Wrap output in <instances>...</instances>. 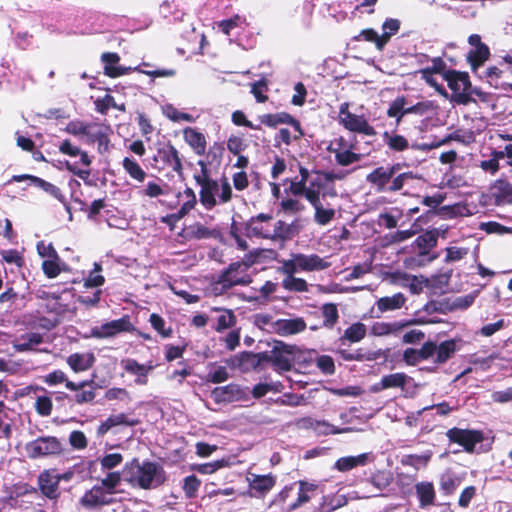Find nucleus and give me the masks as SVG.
<instances>
[{
	"instance_id": "f257e3e1",
	"label": "nucleus",
	"mask_w": 512,
	"mask_h": 512,
	"mask_svg": "<svg viewBox=\"0 0 512 512\" xmlns=\"http://www.w3.org/2000/svg\"><path fill=\"white\" fill-rule=\"evenodd\" d=\"M122 474L126 482L143 490L160 487L167 480L166 472L161 465L149 460L140 463L138 458L125 463Z\"/></svg>"
},
{
	"instance_id": "f03ea898",
	"label": "nucleus",
	"mask_w": 512,
	"mask_h": 512,
	"mask_svg": "<svg viewBox=\"0 0 512 512\" xmlns=\"http://www.w3.org/2000/svg\"><path fill=\"white\" fill-rule=\"evenodd\" d=\"M318 487V484L306 480L287 484L273 496L269 506L279 512H294L310 502Z\"/></svg>"
},
{
	"instance_id": "7ed1b4c3",
	"label": "nucleus",
	"mask_w": 512,
	"mask_h": 512,
	"mask_svg": "<svg viewBox=\"0 0 512 512\" xmlns=\"http://www.w3.org/2000/svg\"><path fill=\"white\" fill-rule=\"evenodd\" d=\"M400 169L399 163L376 167L367 174L366 181L379 193L398 192L408 180L415 178L411 171L397 174Z\"/></svg>"
},
{
	"instance_id": "20e7f679",
	"label": "nucleus",
	"mask_w": 512,
	"mask_h": 512,
	"mask_svg": "<svg viewBox=\"0 0 512 512\" xmlns=\"http://www.w3.org/2000/svg\"><path fill=\"white\" fill-rule=\"evenodd\" d=\"M273 348L268 352V363L271 364L274 371L278 373L289 372L293 369L294 364H309L313 360L311 352L306 353L296 345L286 344L281 340H274Z\"/></svg>"
},
{
	"instance_id": "39448f33",
	"label": "nucleus",
	"mask_w": 512,
	"mask_h": 512,
	"mask_svg": "<svg viewBox=\"0 0 512 512\" xmlns=\"http://www.w3.org/2000/svg\"><path fill=\"white\" fill-rule=\"evenodd\" d=\"M254 264V259L251 256L246 257L241 261L230 263L218 275L217 284H220L224 289H230L234 286H247L252 283V277L247 273L248 269Z\"/></svg>"
},
{
	"instance_id": "423d86ee",
	"label": "nucleus",
	"mask_w": 512,
	"mask_h": 512,
	"mask_svg": "<svg viewBox=\"0 0 512 512\" xmlns=\"http://www.w3.org/2000/svg\"><path fill=\"white\" fill-rule=\"evenodd\" d=\"M64 451L61 440L51 435L39 436L25 444L26 455L32 460L59 457Z\"/></svg>"
},
{
	"instance_id": "0eeeda50",
	"label": "nucleus",
	"mask_w": 512,
	"mask_h": 512,
	"mask_svg": "<svg viewBox=\"0 0 512 512\" xmlns=\"http://www.w3.org/2000/svg\"><path fill=\"white\" fill-rule=\"evenodd\" d=\"M101 61L104 63V74L110 78H117L126 75L132 70L153 78L172 77L175 75V70L173 69L143 70L140 67L131 68L116 66L120 61V56L116 52L102 53Z\"/></svg>"
},
{
	"instance_id": "6e6552de",
	"label": "nucleus",
	"mask_w": 512,
	"mask_h": 512,
	"mask_svg": "<svg viewBox=\"0 0 512 512\" xmlns=\"http://www.w3.org/2000/svg\"><path fill=\"white\" fill-rule=\"evenodd\" d=\"M152 166L158 171L170 169L178 176L183 175L182 157L171 142L157 148L156 153L152 157Z\"/></svg>"
},
{
	"instance_id": "1a4fd4ad",
	"label": "nucleus",
	"mask_w": 512,
	"mask_h": 512,
	"mask_svg": "<svg viewBox=\"0 0 512 512\" xmlns=\"http://www.w3.org/2000/svg\"><path fill=\"white\" fill-rule=\"evenodd\" d=\"M444 80L453 92L452 99L459 105H468L475 102L473 97L469 96L467 89H470V77L467 72L448 69L444 74Z\"/></svg>"
},
{
	"instance_id": "9d476101",
	"label": "nucleus",
	"mask_w": 512,
	"mask_h": 512,
	"mask_svg": "<svg viewBox=\"0 0 512 512\" xmlns=\"http://www.w3.org/2000/svg\"><path fill=\"white\" fill-rule=\"evenodd\" d=\"M383 139H384L385 144L391 151L403 152V151L407 150L408 148H411L413 150L430 151V150L440 147L441 145L448 143L451 139H458V137L449 135L448 137H446L442 140H439V141H433L430 143L414 142L410 145L408 140L404 136H402L400 134H391L388 131H385L383 133Z\"/></svg>"
},
{
	"instance_id": "9b49d317",
	"label": "nucleus",
	"mask_w": 512,
	"mask_h": 512,
	"mask_svg": "<svg viewBox=\"0 0 512 512\" xmlns=\"http://www.w3.org/2000/svg\"><path fill=\"white\" fill-rule=\"evenodd\" d=\"M59 151L62 154L68 155L70 157L80 156L79 163L87 167V169H80L77 166L78 162L70 163L69 161H66V169L73 173L74 175H76L77 177H79L80 179H82L83 181H85L86 184L91 185V182L88 181V178L91 173L89 167L92 163V160L87 154V152L82 151L78 146L73 145L71 141L68 139L61 142V144L59 145Z\"/></svg>"
},
{
	"instance_id": "f8f14e48",
	"label": "nucleus",
	"mask_w": 512,
	"mask_h": 512,
	"mask_svg": "<svg viewBox=\"0 0 512 512\" xmlns=\"http://www.w3.org/2000/svg\"><path fill=\"white\" fill-rule=\"evenodd\" d=\"M339 123L343 127L354 133L366 136H375V128L369 124L364 115H357L349 111L348 103H342L339 108Z\"/></svg>"
},
{
	"instance_id": "ddd939ff",
	"label": "nucleus",
	"mask_w": 512,
	"mask_h": 512,
	"mask_svg": "<svg viewBox=\"0 0 512 512\" xmlns=\"http://www.w3.org/2000/svg\"><path fill=\"white\" fill-rule=\"evenodd\" d=\"M445 435L451 443L460 445L467 453H473L476 445L482 443L485 439L482 430L458 427L448 429Z\"/></svg>"
},
{
	"instance_id": "4468645a",
	"label": "nucleus",
	"mask_w": 512,
	"mask_h": 512,
	"mask_svg": "<svg viewBox=\"0 0 512 512\" xmlns=\"http://www.w3.org/2000/svg\"><path fill=\"white\" fill-rule=\"evenodd\" d=\"M246 479L248 483L249 496L258 499L265 498L273 490L277 483V476L273 473H248Z\"/></svg>"
},
{
	"instance_id": "2eb2a0df",
	"label": "nucleus",
	"mask_w": 512,
	"mask_h": 512,
	"mask_svg": "<svg viewBox=\"0 0 512 512\" xmlns=\"http://www.w3.org/2000/svg\"><path fill=\"white\" fill-rule=\"evenodd\" d=\"M134 325L131 323L130 317L124 315L123 317L106 322L101 326H96L91 329V336L97 339H105L114 337L123 332H133Z\"/></svg>"
},
{
	"instance_id": "dca6fc26",
	"label": "nucleus",
	"mask_w": 512,
	"mask_h": 512,
	"mask_svg": "<svg viewBox=\"0 0 512 512\" xmlns=\"http://www.w3.org/2000/svg\"><path fill=\"white\" fill-rule=\"evenodd\" d=\"M66 388L75 392L73 400L78 405L91 404L96 397V390L99 388L94 380L85 379L80 382L67 381Z\"/></svg>"
},
{
	"instance_id": "f3484780",
	"label": "nucleus",
	"mask_w": 512,
	"mask_h": 512,
	"mask_svg": "<svg viewBox=\"0 0 512 512\" xmlns=\"http://www.w3.org/2000/svg\"><path fill=\"white\" fill-rule=\"evenodd\" d=\"M264 363H268V351L254 353L242 351L235 355L232 365L242 370L259 371Z\"/></svg>"
},
{
	"instance_id": "a211bd4d",
	"label": "nucleus",
	"mask_w": 512,
	"mask_h": 512,
	"mask_svg": "<svg viewBox=\"0 0 512 512\" xmlns=\"http://www.w3.org/2000/svg\"><path fill=\"white\" fill-rule=\"evenodd\" d=\"M211 397L215 403H231L246 399L247 391L238 384L230 383L214 388Z\"/></svg>"
},
{
	"instance_id": "6ab92c4d",
	"label": "nucleus",
	"mask_w": 512,
	"mask_h": 512,
	"mask_svg": "<svg viewBox=\"0 0 512 512\" xmlns=\"http://www.w3.org/2000/svg\"><path fill=\"white\" fill-rule=\"evenodd\" d=\"M55 471V469H45L37 477L40 492L50 500H57L60 497L59 483Z\"/></svg>"
},
{
	"instance_id": "aec40b11",
	"label": "nucleus",
	"mask_w": 512,
	"mask_h": 512,
	"mask_svg": "<svg viewBox=\"0 0 512 512\" xmlns=\"http://www.w3.org/2000/svg\"><path fill=\"white\" fill-rule=\"evenodd\" d=\"M306 328V322L302 317L278 319L271 323V332L283 337L299 334Z\"/></svg>"
},
{
	"instance_id": "412c9836",
	"label": "nucleus",
	"mask_w": 512,
	"mask_h": 512,
	"mask_svg": "<svg viewBox=\"0 0 512 512\" xmlns=\"http://www.w3.org/2000/svg\"><path fill=\"white\" fill-rule=\"evenodd\" d=\"M112 494L101 485H94L81 498V504L87 508H96L113 503Z\"/></svg>"
},
{
	"instance_id": "4be33fe9",
	"label": "nucleus",
	"mask_w": 512,
	"mask_h": 512,
	"mask_svg": "<svg viewBox=\"0 0 512 512\" xmlns=\"http://www.w3.org/2000/svg\"><path fill=\"white\" fill-rule=\"evenodd\" d=\"M491 196L498 206L512 204V183L507 179H497L490 187Z\"/></svg>"
},
{
	"instance_id": "5701e85b",
	"label": "nucleus",
	"mask_w": 512,
	"mask_h": 512,
	"mask_svg": "<svg viewBox=\"0 0 512 512\" xmlns=\"http://www.w3.org/2000/svg\"><path fill=\"white\" fill-rule=\"evenodd\" d=\"M140 424V420L137 418H129L125 413L110 415L105 421H103L97 429L99 436H104L110 429L115 426L125 425L134 427Z\"/></svg>"
},
{
	"instance_id": "b1692460",
	"label": "nucleus",
	"mask_w": 512,
	"mask_h": 512,
	"mask_svg": "<svg viewBox=\"0 0 512 512\" xmlns=\"http://www.w3.org/2000/svg\"><path fill=\"white\" fill-rule=\"evenodd\" d=\"M297 254V263L300 267V271L312 272L321 271L330 267V262L320 257L318 254L306 255L303 253Z\"/></svg>"
},
{
	"instance_id": "393cba45",
	"label": "nucleus",
	"mask_w": 512,
	"mask_h": 512,
	"mask_svg": "<svg viewBox=\"0 0 512 512\" xmlns=\"http://www.w3.org/2000/svg\"><path fill=\"white\" fill-rule=\"evenodd\" d=\"M96 358L92 352L72 353L66 358V363L74 373L85 372L93 367Z\"/></svg>"
},
{
	"instance_id": "a878e982",
	"label": "nucleus",
	"mask_w": 512,
	"mask_h": 512,
	"mask_svg": "<svg viewBox=\"0 0 512 512\" xmlns=\"http://www.w3.org/2000/svg\"><path fill=\"white\" fill-rule=\"evenodd\" d=\"M183 137L196 155L201 156L205 154L207 141L202 132L193 127H186L183 130Z\"/></svg>"
},
{
	"instance_id": "bb28decb",
	"label": "nucleus",
	"mask_w": 512,
	"mask_h": 512,
	"mask_svg": "<svg viewBox=\"0 0 512 512\" xmlns=\"http://www.w3.org/2000/svg\"><path fill=\"white\" fill-rule=\"evenodd\" d=\"M439 230L434 228L421 233L414 241V246L418 250V254L426 256L437 246Z\"/></svg>"
},
{
	"instance_id": "cd10ccee",
	"label": "nucleus",
	"mask_w": 512,
	"mask_h": 512,
	"mask_svg": "<svg viewBox=\"0 0 512 512\" xmlns=\"http://www.w3.org/2000/svg\"><path fill=\"white\" fill-rule=\"evenodd\" d=\"M273 219L272 214L268 213H259L256 216L251 217L245 223V232L248 237H257L268 239L270 237L269 233H265L263 227L258 225V222H268Z\"/></svg>"
},
{
	"instance_id": "c85d7f7f",
	"label": "nucleus",
	"mask_w": 512,
	"mask_h": 512,
	"mask_svg": "<svg viewBox=\"0 0 512 512\" xmlns=\"http://www.w3.org/2000/svg\"><path fill=\"white\" fill-rule=\"evenodd\" d=\"M199 201L206 210H212L218 201L215 194L219 190V183L217 180L200 184Z\"/></svg>"
},
{
	"instance_id": "c756f323",
	"label": "nucleus",
	"mask_w": 512,
	"mask_h": 512,
	"mask_svg": "<svg viewBox=\"0 0 512 512\" xmlns=\"http://www.w3.org/2000/svg\"><path fill=\"white\" fill-rule=\"evenodd\" d=\"M308 202L315 209L314 213V221L319 225H327L330 223L335 217V210L332 208L326 209L322 206L320 202V198L318 195H314L313 193H309Z\"/></svg>"
},
{
	"instance_id": "7c9ffc66",
	"label": "nucleus",
	"mask_w": 512,
	"mask_h": 512,
	"mask_svg": "<svg viewBox=\"0 0 512 512\" xmlns=\"http://www.w3.org/2000/svg\"><path fill=\"white\" fill-rule=\"evenodd\" d=\"M86 137L89 143L96 142L98 144V151L100 153H105L109 150L110 140L106 130L101 125L93 123Z\"/></svg>"
},
{
	"instance_id": "2f4dec72",
	"label": "nucleus",
	"mask_w": 512,
	"mask_h": 512,
	"mask_svg": "<svg viewBox=\"0 0 512 512\" xmlns=\"http://www.w3.org/2000/svg\"><path fill=\"white\" fill-rule=\"evenodd\" d=\"M490 49L488 46H480L471 49L466 56V60L470 65L472 73L476 74L478 69L490 58Z\"/></svg>"
},
{
	"instance_id": "473e14b6",
	"label": "nucleus",
	"mask_w": 512,
	"mask_h": 512,
	"mask_svg": "<svg viewBox=\"0 0 512 512\" xmlns=\"http://www.w3.org/2000/svg\"><path fill=\"white\" fill-rule=\"evenodd\" d=\"M368 460L369 453H362L357 456L341 457L335 462L334 467L340 472H347L355 467L364 466Z\"/></svg>"
},
{
	"instance_id": "72a5a7b5",
	"label": "nucleus",
	"mask_w": 512,
	"mask_h": 512,
	"mask_svg": "<svg viewBox=\"0 0 512 512\" xmlns=\"http://www.w3.org/2000/svg\"><path fill=\"white\" fill-rule=\"evenodd\" d=\"M313 173L316 174V177L311 179L307 185L308 189H312L314 192H316L319 198L321 190L325 189L326 182H333L336 179H341V176L335 174L332 171L325 172L316 170L313 171Z\"/></svg>"
},
{
	"instance_id": "f704fd0d",
	"label": "nucleus",
	"mask_w": 512,
	"mask_h": 512,
	"mask_svg": "<svg viewBox=\"0 0 512 512\" xmlns=\"http://www.w3.org/2000/svg\"><path fill=\"white\" fill-rule=\"evenodd\" d=\"M366 325L362 322H355L345 329L339 341L344 344L346 341L350 343H357L363 340L366 336Z\"/></svg>"
},
{
	"instance_id": "c9c22d12",
	"label": "nucleus",
	"mask_w": 512,
	"mask_h": 512,
	"mask_svg": "<svg viewBox=\"0 0 512 512\" xmlns=\"http://www.w3.org/2000/svg\"><path fill=\"white\" fill-rule=\"evenodd\" d=\"M457 350V341L455 339H449L441 342L439 345H437L434 363L438 365L446 363L453 357Z\"/></svg>"
},
{
	"instance_id": "e433bc0d",
	"label": "nucleus",
	"mask_w": 512,
	"mask_h": 512,
	"mask_svg": "<svg viewBox=\"0 0 512 512\" xmlns=\"http://www.w3.org/2000/svg\"><path fill=\"white\" fill-rule=\"evenodd\" d=\"M414 321L399 322L395 321L392 323L388 322H375L371 326V334L374 336H385L394 333L406 326L413 324Z\"/></svg>"
},
{
	"instance_id": "4c0bfd02",
	"label": "nucleus",
	"mask_w": 512,
	"mask_h": 512,
	"mask_svg": "<svg viewBox=\"0 0 512 512\" xmlns=\"http://www.w3.org/2000/svg\"><path fill=\"white\" fill-rule=\"evenodd\" d=\"M406 302V297L403 293H396L392 296L381 297L377 300V308L381 313L400 309Z\"/></svg>"
},
{
	"instance_id": "58836bf2",
	"label": "nucleus",
	"mask_w": 512,
	"mask_h": 512,
	"mask_svg": "<svg viewBox=\"0 0 512 512\" xmlns=\"http://www.w3.org/2000/svg\"><path fill=\"white\" fill-rule=\"evenodd\" d=\"M416 494L419 499L420 507H427L434 504L435 490L433 483L420 482L415 485Z\"/></svg>"
},
{
	"instance_id": "ea45409f",
	"label": "nucleus",
	"mask_w": 512,
	"mask_h": 512,
	"mask_svg": "<svg viewBox=\"0 0 512 512\" xmlns=\"http://www.w3.org/2000/svg\"><path fill=\"white\" fill-rule=\"evenodd\" d=\"M41 343H43V336L39 333L31 332L21 335L14 344V348L17 352H27Z\"/></svg>"
},
{
	"instance_id": "a19ab883",
	"label": "nucleus",
	"mask_w": 512,
	"mask_h": 512,
	"mask_svg": "<svg viewBox=\"0 0 512 512\" xmlns=\"http://www.w3.org/2000/svg\"><path fill=\"white\" fill-rule=\"evenodd\" d=\"M122 166L129 177L139 183H143L147 177L145 170L134 158L125 157L122 161Z\"/></svg>"
},
{
	"instance_id": "79ce46f5",
	"label": "nucleus",
	"mask_w": 512,
	"mask_h": 512,
	"mask_svg": "<svg viewBox=\"0 0 512 512\" xmlns=\"http://www.w3.org/2000/svg\"><path fill=\"white\" fill-rule=\"evenodd\" d=\"M352 40H365L374 43L376 48L381 51L387 44V35H379L373 28H367L363 29L357 36H354Z\"/></svg>"
},
{
	"instance_id": "37998d69",
	"label": "nucleus",
	"mask_w": 512,
	"mask_h": 512,
	"mask_svg": "<svg viewBox=\"0 0 512 512\" xmlns=\"http://www.w3.org/2000/svg\"><path fill=\"white\" fill-rule=\"evenodd\" d=\"M220 232L217 229H209L201 223L191 225L187 230L188 239L201 240L217 238Z\"/></svg>"
},
{
	"instance_id": "c03bdc74",
	"label": "nucleus",
	"mask_w": 512,
	"mask_h": 512,
	"mask_svg": "<svg viewBox=\"0 0 512 512\" xmlns=\"http://www.w3.org/2000/svg\"><path fill=\"white\" fill-rule=\"evenodd\" d=\"M167 189H169V185L158 178L157 181H149L145 187L139 191V194L149 198H157L167 195Z\"/></svg>"
},
{
	"instance_id": "a18cd8bd",
	"label": "nucleus",
	"mask_w": 512,
	"mask_h": 512,
	"mask_svg": "<svg viewBox=\"0 0 512 512\" xmlns=\"http://www.w3.org/2000/svg\"><path fill=\"white\" fill-rule=\"evenodd\" d=\"M212 310L222 312L216 320V325L214 326L215 331L222 332L236 324V316L232 310L219 307H213Z\"/></svg>"
},
{
	"instance_id": "49530a36",
	"label": "nucleus",
	"mask_w": 512,
	"mask_h": 512,
	"mask_svg": "<svg viewBox=\"0 0 512 512\" xmlns=\"http://www.w3.org/2000/svg\"><path fill=\"white\" fill-rule=\"evenodd\" d=\"M124 370L136 376H148V373L154 369V365L150 361L148 365L138 363L137 360L128 358L122 361Z\"/></svg>"
},
{
	"instance_id": "de8ad7c7",
	"label": "nucleus",
	"mask_w": 512,
	"mask_h": 512,
	"mask_svg": "<svg viewBox=\"0 0 512 512\" xmlns=\"http://www.w3.org/2000/svg\"><path fill=\"white\" fill-rule=\"evenodd\" d=\"M323 316L322 326L328 329H332L339 320V312L337 305L334 303H325L321 307Z\"/></svg>"
},
{
	"instance_id": "09e8293b",
	"label": "nucleus",
	"mask_w": 512,
	"mask_h": 512,
	"mask_svg": "<svg viewBox=\"0 0 512 512\" xmlns=\"http://www.w3.org/2000/svg\"><path fill=\"white\" fill-rule=\"evenodd\" d=\"M381 379H382V384H383L382 386L386 387V389H391V388L404 389L405 386L407 385L410 377L403 372H397V373L385 375Z\"/></svg>"
},
{
	"instance_id": "8fccbe9b",
	"label": "nucleus",
	"mask_w": 512,
	"mask_h": 512,
	"mask_svg": "<svg viewBox=\"0 0 512 512\" xmlns=\"http://www.w3.org/2000/svg\"><path fill=\"white\" fill-rule=\"evenodd\" d=\"M201 480L194 474L186 476L182 481V490L187 499H194L198 495Z\"/></svg>"
},
{
	"instance_id": "3c124183",
	"label": "nucleus",
	"mask_w": 512,
	"mask_h": 512,
	"mask_svg": "<svg viewBox=\"0 0 512 512\" xmlns=\"http://www.w3.org/2000/svg\"><path fill=\"white\" fill-rule=\"evenodd\" d=\"M288 112H278V113H267L260 115L258 117L260 121V126L265 125L270 128H276L280 124H286L288 119Z\"/></svg>"
},
{
	"instance_id": "603ef678",
	"label": "nucleus",
	"mask_w": 512,
	"mask_h": 512,
	"mask_svg": "<svg viewBox=\"0 0 512 512\" xmlns=\"http://www.w3.org/2000/svg\"><path fill=\"white\" fill-rule=\"evenodd\" d=\"M347 503V499L344 495H327L324 496L320 504L322 512H332Z\"/></svg>"
},
{
	"instance_id": "864d4df0",
	"label": "nucleus",
	"mask_w": 512,
	"mask_h": 512,
	"mask_svg": "<svg viewBox=\"0 0 512 512\" xmlns=\"http://www.w3.org/2000/svg\"><path fill=\"white\" fill-rule=\"evenodd\" d=\"M355 148H348L341 151H334L335 161L340 166H349L361 160L362 155L355 153Z\"/></svg>"
},
{
	"instance_id": "5fc2aeb1",
	"label": "nucleus",
	"mask_w": 512,
	"mask_h": 512,
	"mask_svg": "<svg viewBox=\"0 0 512 512\" xmlns=\"http://www.w3.org/2000/svg\"><path fill=\"white\" fill-rule=\"evenodd\" d=\"M34 185L45 191L46 193L53 196L55 199H57L59 202L65 204L66 198L59 187L55 186L54 184L38 177L37 179H34Z\"/></svg>"
},
{
	"instance_id": "6e6d98bb",
	"label": "nucleus",
	"mask_w": 512,
	"mask_h": 512,
	"mask_svg": "<svg viewBox=\"0 0 512 512\" xmlns=\"http://www.w3.org/2000/svg\"><path fill=\"white\" fill-rule=\"evenodd\" d=\"M268 91V80L265 78L251 83L250 92L258 103H265L268 100Z\"/></svg>"
},
{
	"instance_id": "4d7b16f0",
	"label": "nucleus",
	"mask_w": 512,
	"mask_h": 512,
	"mask_svg": "<svg viewBox=\"0 0 512 512\" xmlns=\"http://www.w3.org/2000/svg\"><path fill=\"white\" fill-rule=\"evenodd\" d=\"M282 287L291 292H307L308 289V283L303 278H297L295 276L291 277H285L282 280Z\"/></svg>"
},
{
	"instance_id": "13d9d810",
	"label": "nucleus",
	"mask_w": 512,
	"mask_h": 512,
	"mask_svg": "<svg viewBox=\"0 0 512 512\" xmlns=\"http://www.w3.org/2000/svg\"><path fill=\"white\" fill-rule=\"evenodd\" d=\"M149 322L152 326V328L162 337V338H169L172 336L173 330L171 327L166 328L165 327V320L164 318L157 314L152 313L149 318Z\"/></svg>"
},
{
	"instance_id": "bf43d9fd",
	"label": "nucleus",
	"mask_w": 512,
	"mask_h": 512,
	"mask_svg": "<svg viewBox=\"0 0 512 512\" xmlns=\"http://www.w3.org/2000/svg\"><path fill=\"white\" fill-rule=\"evenodd\" d=\"M226 465L225 460H216L212 462L202 463V464H193L191 466V470L198 472L203 475H208L216 472L220 468Z\"/></svg>"
},
{
	"instance_id": "052dcab7",
	"label": "nucleus",
	"mask_w": 512,
	"mask_h": 512,
	"mask_svg": "<svg viewBox=\"0 0 512 512\" xmlns=\"http://www.w3.org/2000/svg\"><path fill=\"white\" fill-rule=\"evenodd\" d=\"M317 368L325 375H333L336 367L334 359L329 355H319L315 358Z\"/></svg>"
},
{
	"instance_id": "680f3d73",
	"label": "nucleus",
	"mask_w": 512,
	"mask_h": 512,
	"mask_svg": "<svg viewBox=\"0 0 512 512\" xmlns=\"http://www.w3.org/2000/svg\"><path fill=\"white\" fill-rule=\"evenodd\" d=\"M425 311L428 313H440L448 314L451 312L449 298H443L441 300H433L425 305Z\"/></svg>"
},
{
	"instance_id": "e2e57ef3",
	"label": "nucleus",
	"mask_w": 512,
	"mask_h": 512,
	"mask_svg": "<svg viewBox=\"0 0 512 512\" xmlns=\"http://www.w3.org/2000/svg\"><path fill=\"white\" fill-rule=\"evenodd\" d=\"M460 480L451 475L443 474L440 478V489L445 495H451L459 486Z\"/></svg>"
},
{
	"instance_id": "0e129e2a",
	"label": "nucleus",
	"mask_w": 512,
	"mask_h": 512,
	"mask_svg": "<svg viewBox=\"0 0 512 512\" xmlns=\"http://www.w3.org/2000/svg\"><path fill=\"white\" fill-rule=\"evenodd\" d=\"M60 323V318L57 316H38L35 320L30 323L32 327H37L45 330H52L56 328Z\"/></svg>"
},
{
	"instance_id": "69168bd1",
	"label": "nucleus",
	"mask_w": 512,
	"mask_h": 512,
	"mask_svg": "<svg viewBox=\"0 0 512 512\" xmlns=\"http://www.w3.org/2000/svg\"><path fill=\"white\" fill-rule=\"evenodd\" d=\"M291 238V227L282 220H278L274 226L273 234L268 239L272 240H288Z\"/></svg>"
},
{
	"instance_id": "338daca9",
	"label": "nucleus",
	"mask_w": 512,
	"mask_h": 512,
	"mask_svg": "<svg viewBox=\"0 0 512 512\" xmlns=\"http://www.w3.org/2000/svg\"><path fill=\"white\" fill-rule=\"evenodd\" d=\"M432 457V452L427 451L424 454L417 455V454H410L405 457V459L402 461L404 465L412 466L416 469L419 468V465L426 466L428 462L430 461Z\"/></svg>"
},
{
	"instance_id": "774afa93",
	"label": "nucleus",
	"mask_w": 512,
	"mask_h": 512,
	"mask_svg": "<svg viewBox=\"0 0 512 512\" xmlns=\"http://www.w3.org/2000/svg\"><path fill=\"white\" fill-rule=\"evenodd\" d=\"M474 301H475V296L473 294L458 296L453 299L449 298L451 312L456 311V310L467 309L474 303Z\"/></svg>"
}]
</instances>
